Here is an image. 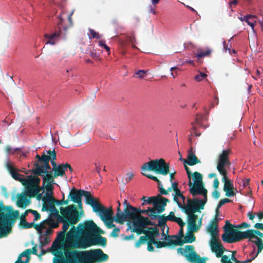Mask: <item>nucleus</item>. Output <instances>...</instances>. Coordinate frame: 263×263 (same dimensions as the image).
Segmentation results:
<instances>
[{
  "label": "nucleus",
  "mask_w": 263,
  "mask_h": 263,
  "mask_svg": "<svg viewBox=\"0 0 263 263\" xmlns=\"http://www.w3.org/2000/svg\"><path fill=\"white\" fill-rule=\"evenodd\" d=\"M101 231L92 221H86L79 224L77 230L73 227L67 233L65 242L62 245L54 242L52 249L53 251L63 249L69 263H93L105 261L108 259V256L100 249L80 252L67 251L70 248H86L96 244L105 245V239L96 235Z\"/></svg>",
  "instance_id": "nucleus-1"
},
{
  "label": "nucleus",
  "mask_w": 263,
  "mask_h": 263,
  "mask_svg": "<svg viewBox=\"0 0 263 263\" xmlns=\"http://www.w3.org/2000/svg\"><path fill=\"white\" fill-rule=\"evenodd\" d=\"M43 176L44 191L37 195V199L42 200L44 203L42 210L49 211L52 212V215L40 224L36 225L35 228L41 235L45 236L50 234L52 229L58 227L59 221L62 218L58 215V212L53 205L54 199L52 196L54 184L53 177L51 175Z\"/></svg>",
  "instance_id": "nucleus-2"
},
{
  "label": "nucleus",
  "mask_w": 263,
  "mask_h": 263,
  "mask_svg": "<svg viewBox=\"0 0 263 263\" xmlns=\"http://www.w3.org/2000/svg\"><path fill=\"white\" fill-rule=\"evenodd\" d=\"M7 169L10 173L12 177L15 180L20 181L25 186L24 192L17 194L16 196V204L22 208H26L30 203V198L37 195L41 190L44 191V183L41 187L39 186L40 179L35 176H25L20 174L17 170H15L12 163L7 160L6 164ZM47 175H49L47 174ZM43 175L41 174L43 180Z\"/></svg>",
  "instance_id": "nucleus-3"
},
{
  "label": "nucleus",
  "mask_w": 263,
  "mask_h": 263,
  "mask_svg": "<svg viewBox=\"0 0 263 263\" xmlns=\"http://www.w3.org/2000/svg\"><path fill=\"white\" fill-rule=\"evenodd\" d=\"M196 179L192 185L190 183V192L194 196L197 195L202 196V198L199 199L195 198L193 200H187V205L185 206V211L188 215L187 229L189 231L196 232L201 226V219L199 218L193 213L200 208H202L206 202L207 191L203 186L201 184L200 176L197 174L195 178Z\"/></svg>",
  "instance_id": "nucleus-4"
},
{
  "label": "nucleus",
  "mask_w": 263,
  "mask_h": 263,
  "mask_svg": "<svg viewBox=\"0 0 263 263\" xmlns=\"http://www.w3.org/2000/svg\"><path fill=\"white\" fill-rule=\"evenodd\" d=\"M126 220L128 221H132L134 226V231L137 232H143L145 235L141 236L139 240L136 242V246L139 247L141 244L144 243L148 238L147 249L149 251L154 250L152 247L153 242H151L152 238L148 236V233L151 231L155 229L158 230L157 226H150L151 223L148 217H144L137 212V209L132 206V208H125L124 210Z\"/></svg>",
  "instance_id": "nucleus-5"
},
{
  "label": "nucleus",
  "mask_w": 263,
  "mask_h": 263,
  "mask_svg": "<svg viewBox=\"0 0 263 263\" xmlns=\"http://www.w3.org/2000/svg\"><path fill=\"white\" fill-rule=\"evenodd\" d=\"M193 232L189 231L183 239H182L183 235L180 237L179 232L177 235L167 236L164 232L162 235H160L159 233V229L157 230L156 229L149 232L148 235L152 238L151 241L153 242V245H156L159 248L167 245H181L183 243H191L196 239L193 234Z\"/></svg>",
  "instance_id": "nucleus-6"
},
{
  "label": "nucleus",
  "mask_w": 263,
  "mask_h": 263,
  "mask_svg": "<svg viewBox=\"0 0 263 263\" xmlns=\"http://www.w3.org/2000/svg\"><path fill=\"white\" fill-rule=\"evenodd\" d=\"M46 152L47 153V155H45L44 154L42 157L37 155L39 159L44 163V165L43 166V167L40 168V171L41 172L44 173V170H45L47 173L49 172L50 167L49 165V161L50 160L51 161V163L53 166L52 170L54 172V176H62L64 174L65 171L67 169H69L70 172L72 171V169L68 164H62L57 166L56 164L53 161L56 158L54 152L53 151L51 152V151Z\"/></svg>",
  "instance_id": "nucleus-7"
},
{
  "label": "nucleus",
  "mask_w": 263,
  "mask_h": 263,
  "mask_svg": "<svg viewBox=\"0 0 263 263\" xmlns=\"http://www.w3.org/2000/svg\"><path fill=\"white\" fill-rule=\"evenodd\" d=\"M154 171L163 175H166L169 171L168 166L163 159H156L149 161L143 164L141 167V173L143 175L153 179L160 185V181L156 177L151 175L149 171Z\"/></svg>",
  "instance_id": "nucleus-8"
},
{
  "label": "nucleus",
  "mask_w": 263,
  "mask_h": 263,
  "mask_svg": "<svg viewBox=\"0 0 263 263\" xmlns=\"http://www.w3.org/2000/svg\"><path fill=\"white\" fill-rule=\"evenodd\" d=\"M90 205H91L93 212L97 213L101 220L105 223L108 228L114 227L113 224V211L111 207L106 208L100 204L97 199L90 201Z\"/></svg>",
  "instance_id": "nucleus-9"
},
{
  "label": "nucleus",
  "mask_w": 263,
  "mask_h": 263,
  "mask_svg": "<svg viewBox=\"0 0 263 263\" xmlns=\"http://www.w3.org/2000/svg\"><path fill=\"white\" fill-rule=\"evenodd\" d=\"M207 230L211 236V239L210 241L211 249L213 252L216 254L217 257H220L223 253V248L220 243V241L219 238L216 219H215L209 224Z\"/></svg>",
  "instance_id": "nucleus-10"
},
{
  "label": "nucleus",
  "mask_w": 263,
  "mask_h": 263,
  "mask_svg": "<svg viewBox=\"0 0 263 263\" xmlns=\"http://www.w3.org/2000/svg\"><path fill=\"white\" fill-rule=\"evenodd\" d=\"M243 238H249L250 241H257L258 239L254 236L252 231L239 232L232 229L229 232L222 235L224 241L232 243Z\"/></svg>",
  "instance_id": "nucleus-11"
},
{
  "label": "nucleus",
  "mask_w": 263,
  "mask_h": 263,
  "mask_svg": "<svg viewBox=\"0 0 263 263\" xmlns=\"http://www.w3.org/2000/svg\"><path fill=\"white\" fill-rule=\"evenodd\" d=\"M248 231H252V233L256 237L258 241H251V242L253 243L254 244V246H253V250L251 254L250 255L251 256V258L250 259H248L246 260H244L243 261H241V263H248L251 262L252 260H253L256 256L258 255V253L261 252L262 249H263V243L262 242V240L258 238V236H260L262 237H263V234L261 232L257 231H254V230H248ZM231 259L233 261H234L236 262H240L239 261H237V259L235 258L234 254L232 253L231 254Z\"/></svg>",
  "instance_id": "nucleus-12"
},
{
  "label": "nucleus",
  "mask_w": 263,
  "mask_h": 263,
  "mask_svg": "<svg viewBox=\"0 0 263 263\" xmlns=\"http://www.w3.org/2000/svg\"><path fill=\"white\" fill-rule=\"evenodd\" d=\"M40 218V215L37 211L28 210L21 216L20 225L25 229L30 228L33 226L34 223Z\"/></svg>",
  "instance_id": "nucleus-13"
},
{
  "label": "nucleus",
  "mask_w": 263,
  "mask_h": 263,
  "mask_svg": "<svg viewBox=\"0 0 263 263\" xmlns=\"http://www.w3.org/2000/svg\"><path fill=\"white\" fill-rule=\"evenodd\" d=\"M231 150L229 148L223 149L218 156L217 159V169L220 175L227 173V169L230 166L229 155Z\"/></svg>",
  "instance_id": "nucleus-14"
},
{
  "label": "nucleus",
  "mask_w": 263,
  "mask_h": 263,
  "mask_svg": "<svg viewBox=\"0 0 263 263\" xmlns=\"http://www.w3.org/2000/svg\"><path fill=\"white\" fill-rule=\"evenodd\" d=\"M154 216L155 217V219L157 220L158 221L157 223L156 224L160 227L161 228H162L163 227L164 228L162 234L161 235L163 234V232L164 233L165 226L164 225V224L165 221L170 220L172 221H175L179 225V236L180 237L183 235V226H184V223L183 222L181 218L176 217L173 212H170L169 215L165 217L164 218H163L162 217L159 215Z\"/></svg>",
  "instance_id": "nucleus-15"
},
{
  "label": "nucleus",
  "mask_w": 263,
  "mask_h": 263,
  "mask_svg": "<svg viewBox=\"0 0 263 263\" xmlns=\"http://www.w3.org/2000/svg\"><path fill=\"white\" fill-rule=\"evenodd\" d=\"M177 253L184 256L187 259L191 262L206 263L205 259L201 258L193 250V247L192 246H186L184 248H178Z\"/></svg>",
  "instance_id": "nucleus-16"
},
{
  "label": "nucleus",
  "mask_w": 263,
  "mask_h": 263,
  "mask_svg": "<svg viewBox=\"0 0 263 263\" xmlns=\"http://www.w3.org/2000/svg\"><path fill=\"white\" fill-rule=\"evenodd\" d=\"M62 215L71 223H76L78 221V212L73 205H69L66 208H61Z\"/></svg>",
  "instance_id": "nucleus-17"
},
{
  "label": "nucleus",
  "mask_w": 263,
  "mask_h": 263,
  "mask_svg": "<svg viewBox=\"0 0 263 263\" xmlns=\"http://www.w3.org/2000/svg\"><path fill=\"white\" fill-rule=\"evenodd\" d=\"M167 201V199L161 197L155 203L153 208H148L147 210L143 211L142 212L147 213L152 219H154L155 217L154 216H156L155 214H158L163 210Z\"/></svg>",
  "instance_id": "nucleus-18"
},
{
  "label": "nucleus",
  "mask_w": 263,
  "mask_h": 263,
  "mask_svg": "<svg viewBox=\"0 0 263 263\" xmlns=\"http://www.w3.org/2000/svg\"><path fill=\"white\" fill-rule=\"evenodd\" d=\"M70 196L71 200L79 204H81L82 197L84 196L85 197L86 202L90 204V201L91 200H93L95 198L90 195L88 192H85L83 190L76 191L72 190L70 193Z\"/></svg>",
  "instance_id": "nucleus-19"
},
{
  "label": "nucleus",
  "mask_w": 263,
  "mask_h": 263,
  "mask_svg": "<svg viewBox=\"0 0 263 263\" xmlns=\"http://www.w3.org/2000/svg\"><path fill=\"white\" fill-rule=\"evenodd\" d=\"M227 173H224L222 176V181L224 183V191L226 192V196L228 197L234 196L235 195L234 189L233 184L232 181L227 178Z\"/></svg>",
  "instance_id": "nucleus-20"
},
{
  "label": "nucleus",
  "mask_w": 263,
  "mask_h": 263,
  "mask_svg": "<svg viewBox=\"0 0 263 263\" xmlns=\"http://www.w3.org/2000/svg\"><path fill=\"white\" fill-rule=\"evenodd\" d=\"M60 31H56L50 34L46 33L44 35L46 44H50L51 45H55L60 39Z\"/></svg>",
  "instance_id": "nucleus-21"
},
{
  "label": "nucleus",
  "mask_w": 263,
  "mask_h": 263,
  "mask_svg": "<svg viewBox=\"0 0 263 263\" xmlns=\"http://www.w3.org/2000/svg\"><path fill=\"white\" fill-rule=\"evenodd\" d=\"M202 117L200 115H198L196 117L195 123H192V127L191 131L192 136L195 135L196 136H199L200 135V132H197V129L198 127H203L205 128L202 122Z\"/></svg>",
  "instance_id": "nucleus-22"
},
{
  "label": "nucleus",
  "mask_w": 263,
  "mask_h": 263,
  "mask_svg": "<svg viewBox=\"0 0 263 263\" xmlns=\"http://www.w3.org/2000/svg\"><path fill=\"white\" fill-rule=\"evenodd\" d=\"M179 160L183 162L184 167H185V170H186V171L187 172V176H188V178L189 179V186H190V182L191 183V185H193L194 184V182H195V181L196 180V179H194L195 178L196 175L197 174H198V175H200V178H201V179H200L201 184L202 186H203L202 178L201 175L200 173H198V172H195L193 174V175L192 176L190 172L189 171V167H187V166L186 165V163H187L186 159H183L182 158V156H180V157L179 158Z\"/></svg>",
  "instance_id": "nucleus-23"
},
{
  "label": "nucleus",
  "mask_w": 263,
  "mask_h": 263,
  "mask_svg": "<svg viewBox=\"0 0 263 263\" xmlns=\"http://www.w3.org/2000/svg\"><path fill=\"white\" fill-rule=\"evenodd\" d=\"M186 161L187 163L190 165H193L199 162L195 154V151H193L192 148L188 151Z\"/></svg>",
  "instance_id": "nucleus-24"
},
{
  "label": "nucleus",
  "mask_w": 263,
  "mask_h": 263,
  "mask_svg": "<svg viewBox=\"0 0 263 263\" xmlns=\"http://www.w3.org/2000/svg\"><path fill=\"white\" fill-rule=\"evenodd\" d=\"M31 253L30 250H26L19 256L15 263H28Z\"/></svg>",
  "instance_id": "nucleus-25"
},
{
  "label": "nucleus",
  "mask_w": 263,
  "mask_h": 263,
  "mask_svg": "<svg viewBox=\"0 0 263 263\" xmlns=\"http://www.w3.org/2000/svg\"><path fill=\"white\" fill-rule=\"evenodd\" d=\"M174 200L177 203L180 208L185 209L187 203L186 204H185V198L183 196L180 192L175 193L174 195Z\"/></svg>",
  "instance_id": "nucleus-26"
},
{
  "label": "nucleus",
  "mask_w": 263,
  "mask_h": 263,
  "mask_svg": "<svg viewBox=\"0 0 263 263\" xmlns=\"http://www.w3.org/2000/svg\"><path fill=\"white\" fill-rule=\"evenodd\" d=\"M114 220L120 223H122L124 221H127L125 215H124V211L122 212L120 208H117V211Z\"/></svg>",
  "instance_id": "nucleus-27"
},
{
  "label": "nucleus",
  "mask_w": 263,
  "mask_h": 263,
  "mask_svg": "<svg viewBox=\"0 0 263 263\" xmlns=\"http://www.w3.org/2000/svg\"><path fill=\"white\" fill-rule=\"evenodd\" d=\"M244 19H245V22L251 27L253 31H254V27L256 22V16L255 15L245 16Z\"/></svg>",
  "instance_id": "nucleus-28"
},
{
  "label": "nucleus",
  "mask_w": 263,
  "mask_h": 263,
  "mask_svg": "<svg viewBox=\"0 0 263 263\" xmlns=\"http://www.w3.org/2000/svg\"><path fill=\"white\" fill-rule=\"evenodd\" d=\"M133 176L134 174L133 173H128L125 175L124 177L122 175H119L118 177V180L121 181L123 183H127L132 180Z\"/></svg>",
  "instance_id": "nucleus-29"
},
{
  "label": "nucleus",
  "mask_w": 263,
  "mask_h": 263,
  "mask_svg": "<svg viewBox=\"0 0 263 263\" xmlns=\"http://www.w3.org/2000/svg\"><path fill=\"white\" fill-rule=\"evenodd\" d=\"M211 50L210 49H207L206 51H200L199 50L198 52L196 54V57L198 59H200L205 56H208L211 53Z\"/></svg>",
  "instance_id": "nucleus-30"
},
{
  "label": "nucleus",
  "mask_w": 263,
  "mask_h": 263,
  "mask_svg": "<svg viewBox=\"0 0 263 263\" xmlns=\"http://www.w3.org/2000/svg\"><path fill=\"white\" fill-rule=\"evenodd\" d=\"M206 77L207 74L206 73L198 71V74L195 77L194 79L196 81L200 82L205 79Z\"/></svg>",
  "instance_id": "nucleus-31"
},
{
  "label": "nucleus",
  "mask_w": 263,
  "mask_h": 263,
  "mask_svg": "<svg viewBox=\"0 0 263 263\" xmlns=\"http://www.w3.org/2000/svg\"><path fill=\"white\" fill-rule=\"evenodd\" d=\"M88 35L90 39L92 38L100 39L101 37V35H99L98 33L91 29H89V33H88Z\"/></svg>",
  "instance_id": "nucleus-32"
},
{
  "label": "nucleus",
  "mask_w": 263,
  "mask_h": 263,
  "mask_svg": "<svg viewBox=\"0 0 263 263\" xmlns=\"http://www.w3.org/2000/svg\"><path fill=\"white\" fill-rule=\"evenodd\" d=\"M68 228H69L68 223L66 221H63V231L60 233V235H61V236L62 237H64V234H65V232L68 230Z\"/></svg>",
  "instance_id": "nucleus-33"
},
{
  "label": "nucleus",
  "mask_w": 263,
  "mask_h": 263,
  "mask_svg": "<svg viewBox=\"0 0 263 263\" xmlns=\"http://www.w3.org/2000/svg\"><path fill=\"white\" fill-rule=\"evenodd\" d=\"M145 71L143 70H139L135 73V75H136L138 78L142 79L145 77Z\"/></svg>",
  "instance_id": "nucleus-34"
},
{
  "label": "nucleus",
  "mask_w": 263,
  "mask_h": 263,
  "mask_svg": "<svg viewBox=\"0 0 263 263\" xmlns=\"http://www.w3.org/2000/svg\"><path fill=\"white\" fill-rule=\"evenodd\" d=\"M6 152L9 154H13L18 150L17 148H13L10 146H7L6 148Z\"/></svg>",
  "instance_id": "nucleus-35"
},
{
  "label": "nucleus",
  "mask_w": 263,
  "mask_h": 263,
  "mask_svg": "<svg viewBox=\"0 0 263 263\" xmlns=\"http://www.w3.org/2000/svg\"><path fill=\"white\" fill-rule=\"evenodd\" d=\"M230 201V200H229L228 198H225V199L221 200L217 206V210L219 209L222 205L226 203L229 202Z\"/></svg>",
  "instance_id": "nucleus-36"
},
{
  "label": "nucleus",
  "mask_w": 263,
  "mask_h": 263,
  "mask_svg": "<svg viewBox=\"0 0 263 263\" xmlns=\"http://www.w3.org/2000/svg\"><path fill=\"white\" fill-rule=\"evenodd\" d=\"M221 261L222 263H233L231 261L230 257L227 255H224L222 257Z\"/></svg>",
  "instance_id": "nucleus-37"
},
{
  "label": "nucleus",
  "mask_w": 263,
  "mask_h": 263,
  "mask_svg": "<svg viewBox=\"0 0 263 263\" xmlns=\"http://www.w3.org/2000/svg\"><path fill=\"white\" fill-rule=\"evenodd\" d=\"M223 49L225 51H228L230 54H231V50L230 47H228V45H226V41H223Z\"/></svg>",
  "instance_id": "nucleus-38"
},
{
  "label": "nucleus",
  "mask_w": 263,
  "mask_h": 263,
  "mask_svg": "<svg viewBox=\"0 0 263 263\" xmlns=\"http://www.w3.org/2000/svg\"><path fill=\"white\" fill-rule=\"evenodd\" d=\"M177 185L178 184L176 182H172V186L174 191H175V193H176L177 192H180V190L178 189Z\"/></svg>",
  "instance_id": "nucleus-39"
},
{
  "label": "nucleus",
  "mask_w": 263,
  "mask_h": 263,
  "mask_svg": "<svg viewBox=\"0 0 263 263\" xmlns=\"http://www.w3.org/2000/svg\"><path fill=\"white\" fill-rule=\"evenodd\" d=\"M53 263H67V262L63 259H58V258H54L53 260Z\"/></svg>",
  "instance_id": "nucleus-40"
},
{
  "label": "nucleus",
  "mask_w": 263,
  "mask_h": 263,
  "mask_svg": "<svg viewBox=\"0 0 263 263\" xmlns=\"http://www.w3.org/2000/svg\"><path fill=\"white\" fill-rule=\"evenodd\" d=\"M119 229L118 228H115L114 229L112 232L111 233V235L114 237H116L118 236V233L119 232Z\"/></svg>",
  "instance_id": "nucleus-41"
},
{
  "label": "nucleus",
  "mask_w": 263,
  "mask_h": 263,
  "mask_svg": "<svg viewBox=\"0 0 263 263\" xmlns=\"http://www.w3.org/2000/svg\"><path fill=\"white\" fill-rule=\"evenodd\" d=\"M219 185V181L217 178L214 179V182H213V186L215 188V189H217Z\"/></svg>",
  "instance_id": "nucleus-42"
},
{
  "label": "nucleus",
  "mask_w": 263,
  "mask_h": 263,
  "mask_svg": "<svg viewBox=\"0 0 263 263\" xmlns=\"http://www.w3.org/2000/svg\"><path fill=\"white\" fill-rule=\"evenodd\" d=\"M212 196L216 199H217L219 197V194L217 191V189H215V191L213 192Z\"/></svg>",
  "instance_id": "nucleus-43"
},
{
  "label": "nucleus",
  "mask_w": 263,
  "mask_h": 263,
  "mask_svg": "<svg viewBox=\"0 0 263 263\" xmlns=\"http://www.w3.org/2000/svg\"><path fill=\"white\" fill-rule=\"evenodd\" d=\"M123 204L124 205L125 208H132V206L129 204L126 199H124Z\"/></svg>",
  "instance_id": "nucleus-44"
},
{
  "label": "nucleus",
  "mask_w": 263,
  "mask_h": 263,
  "mask_svg": "<svg viewBox=\"0 0 263 263\" xmlns=\"http://www.w3.org/2000/svg\"><path fill=\"white\" fill-rule=\"evenodd\" d=\"M11 215L14 217H17L19 216V212L18 211H15L12 212Z\"/></svg>",
  "instance_id": "nucleus-45"
},
{
  "label": "nucleus",
  "mask_w": 263,
  "mask_h": 263,
  "mask_svg": "<svg viewBox=\"0 0 263 263\" xmlns=\"http://www.w3.org/2000/svg\"><path fill=\"white\" fill-rule=\"evenodd\" d=\"M255 228L259 229H263V224L262 223H256L255 225Z\"/></svg>",
  "instance_id": "nucleus-46"
},
{
  "label": "nucleus",
  "mask_w": 263,
  "mask_h": 263,
  "mask_svg": "<svg viewBox=\"0 0 263 263\" xmlns=\"http://www.w3.org/2000/svg\"><path fill=\"white\" fill-rule=\"evenodd\" d=\"M60 22L58 24V27L60 28L62 26H63V18L61 17L59 18Z\"/></svg>",
  "instance_id": "nucleus-47"
},
{
  "label": "nucleus",
  "mask_w": 263,
  "mask_h": 263,
  "mask_svg": "<svg viewBox=\"0 0 263 263\" xmlns=\"http://www.w3.org/2000/svg\"><path fill=\"white\" fill-rule=\"evenodd\" d=\"M99 46L102 47H104L105 46H106V45L105 44V41H103V40H100L99 42Z\"/></svg>",
  "instance_id": "nucleus-48"
},
{
  "label": "nucleus",
  "mask_w": 263,
  "mask_h": 263,
  "mask_svg": "<svg viewBox=\"0 0 263 263\" xmlns=\"http://www.w3.org/2000/svg\"><path fill=\"white\" fill-rule=\"evenodd\" d=\"M128 41L132 43H136L135 37H129L128 39Z\"/></svg>",
  "instance_id": "nucleus-49"
},
{
  "label": "nucleus",
  "mask_w": 263,
  "mask_h": 263,
  "mask_svg": "<svg viewBox=\"0 0 263 263\" xmlns=\"http://www.w3.org/2000/svg\"><path fill=\"white\" fill-rule=\"evenodd\" d=\"M182 4L183 5H184L186 8L190 9V10H191L192 12H195V13H197L196 11L192 7L188 6V5H185L184 3H182Z\"/></svg>",
  "instance_id": "nucleus-50"
},
{
  "label": "nucleus",
  "mask_w": 263,
  "mask_h": 263,
  "mask_svg": "<svg viewBox=\"0 0 263 263\" xmlns=\"http://www.w3.org/2000/svg\"><path fill=\"white\" fill-rule=\"evenodd\" d=\"M54 255L57 256L61 257L63 256V254L62 251H58L57 252L55 253Z\"/></svg>",
  "instance_id": "nucleus-51"
},
{
  "label": "nucleus",
  "mask_w": 263,
  "mask_h": 263,
  "mask_svg": "<svg viewBox=\"0 0 263 263\" xmlns=\"http://www.w3.org/2000/svg\"><path fill=\"white\" fill-rule=\"evenodd\" d=\"M144 202L142 203L143 204H146V203H150L151 202V200L150 199H145V197L143 198Z\"/></svg>",
  "instance_id": "nucleus-52"
},
{
  "label": "nucleus",
  "mask_w": 263,
  "mask_h": 263,
  "mask_svg": "<svg viewBox=\"0 0 263 263\" xmlns=\"http://www.w3.org/2000/svg\"><path fill=\"white\" fill-rule=\"evenodd\" d=\"M160 0H151V3L153 5H156L159 3Z\"/></svg>",
  "instance_id": "nucleus-53"
},
{
  "label": "nucleus",
  "mask_w": 263,
  "mask_h": 263,
  "mask_svg": "<svg viewBox=\"0 0 263 263\" xmlns=\"http://www.w3.org/2000/svg\"><path fill=\"white\" fill-rule=\"evenodd\" d=\"M149 11H150V12L154 14H155L156 13L155 10L152 6H150Z\"/></svg>",
  "instance_id": "nucleus-54"
},
{
  "label": "nucleus",
  "mask_w": 263,
  "mask_h": 263,
  "mask_svg": "<svg viewBox=\"0 0 263 263\" xmlns=\"http://www.w3.org/2000/svg\"><path fill=\"white\" fill-rule=\"evenodd\" d=\"M96 171L98 173H100V170H101V167L100 166V165H98L97 163H96Z\"/></svg>",
  "instance_id": "nucleus-55"
},
{
  "label": "nucleus",
  "mask_w": 263,
  "mask_h": 263,
  "mask_svg": "<svg viewBox=\"0 0 263 263\" xmlns=\"http://www.w3.org/2000/svg\"><path fill=\"white\" fill-rule=\"evenodd\" d=\"M122 239L124 240H128V239L132 238L133 237V236L132 235H130L129 236H122Z\"/></svg>",
  "instance_id": "nucleus-56"
},
{
  "label": "nucleus",
  "mask_w": 263,
  "mask_h": 263,
  "mask_svg": "<svg viewBox=\"0 0 263 263\" xmlns=\"http://www.w3.org/2000/svg\"><path fill=\"white\" fill-rule=\"evenodd\" d=\"M209 178H217L216 177V175L215 173H212V174H209Z\"/></svg>",
  "instance_id": "nucleus-57"
},
{
  "label": "nucleus",
  "mask_w": 263,
  "mask_h": 263,
  "mask_svg": "<svg viewBox=\"0 0 263 263\" xmlns=\"http://www.w3.org/2000/svg\"><path fill=\"white\" fill-rule=\"evenodd\" d=\"M237 3V0H233L230 2V5L231 6L232 5H236Z\"/></svg>",
  "instance_id": "nucleus-58"
},
{
  "label": "nucleus",
  "mask_w": 263,
  "mask_h": 263,
  "mask_svg": "<svg viewBox=\"0 0 263 263\" xmlns=\"http://www.w3.org/2000/svg\"><path fill=\"white\" fill-rule=\"evenodd\" d=\"M72 13H73V12H71V13L70 14V15H69V17H68V21H69V25H70V26H71V24H72L71 16V15L72 14Z\"/></svg>",
  "instance_id": "nucleus-59"
},
{
  "label": "nucleus",
  "mask_w": 263,
  "mask_h": 263,
  "mask_svg": "<svg viewBox=\"0 0 263 263\" xmlns=\"http://www.w3.org/2000/svg\"><path fill=\"white\" fill-rule=\"evenodd\" d=\"M177 75V71H175L174 72H172V73H171V76L173 78H175Z\"/></svg>",
  "instance_id": "nucleus-60"
},
{
  "label": "nucleus",
  "mask_w": 263,
  "mask_h": 263,
  "mask_svg": "<svg viewBox=\"0 0 263 263\" xmlns=\"http://www.w3.org/2000/svg\"><path fill=\"white\" fill-rule=\"evenodd\" d=\"M243 182V187L246 186L248 184V181H242Z\"/></svg>",
  "instance_id": "nucleus-61"
},
{
  "label": "nucleus",
  "mask_w": 263,
  "mask_h": 263,
  "mask_svg": "<svg viewBox=\"0 0 263 263\" xmlns=\"http://www.w3.org/2000/svg\"><path fill=\"white\" fill-rule=\"evenodd\" d=\"M104 49L108 52H109V47H108L107 45L105 46V47H104Z\"/></svg>",
  "instance_id": "nucleus-62"
},
{
  "label": "nucleus",
  "mask_w": 263,
  "mask_h": 263,
  "mask_svg": "<svg viewBox=\"0 0 263 263\" xmlns=\"http://www.w3.org/2000/svg\"><path fill=\"white\" fill-rule=\"evenodd\" d=\"M175 69H178V68L176 67H173L171 68L170 70L173 71Z\"/></svg>",
  "instance_id": "nucleus-63"
},
{
  "label": "nucleus",
  "mask_w": 263,
  "mask_h": 263,
  "mask_svg": "<svg viewBox=\"0 0 263 263\" xmlns=\"http://www.w3.org/2000/svg\"><path fill=\"white\" fill-rule=\"evenodd\" d=\"M186 63H189L191 64H194V61L193 60H189L186 62Z\"/></svg>",
  "instance_id": "nucleus-64"
}]
</instances>
